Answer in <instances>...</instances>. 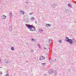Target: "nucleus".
Returning a JSON list of instances; mask_svg holds the SVG:
<instances>
[{
    "mask_svg": "<svg viewBox=\"0 0 76 76\" xmlns=\"http://www.w3.org/2000/svg\"><path fill=\"white\" fill-rule=\"evenodd\" d=\"M66 41L69 42L71 45H73V43L76 42V40L75 39H69L68 37H66Z\"/></svg>",
    "mask_w": 76,
    "mask_h": 76,
    "instance_id": "1",
    "label": "nucleus"
},
{
    "mask_svg": "<svg viewBox=\"0 0 76 76\" xmlns=\"http://www.w3.org/2000/svg\"><path fill=\"white\" fill-rule=\"evenodd\" d=\"M26 26H27L28 29H30L31 31H35V26H32L29 24H26Z\"/></svg>",
    "mask_w": 76,
    "mask_h": 76,
    "instance_id": "2",
    "label": "nucleus"
},
{
    "mask_svg": "<svg viewBox=\"0 0 76 76\" xmlns=\"http://www.w3.org/2000/svg\"><path fill=\"white\" fill-rule=\"evenodd\" d=\"M53 73L54 74V76H56L57 75V70H55L53 72Z\"/></svg>",
    "mask_w": 76,
    "mask_h": 76,
    "instance_id": "3",
    "label": "nucleus"
},
{
    "mask_svg": "<svg viewBox=\"0 0 76 76\" xmlns=\"http://www.w3.org/2000/svg\"><path fill=\"white\" fill-rule=\"evenodd\" d=\"M1 18L2 19H5L6 18V16L4 15H3L1 16Z\"/></svg>",
    "mask_w": 76,
    "mask_h": 76,
    "instance_id": "4",
    "label": "nucleus"
},
{
    "mask_svg": "<svg viewBox=\"0 0 76 76\" xmlns=\"http://www.w3.org/2000/svg\"><path fill=\"white\" fill-rule=\"evenodd\" d=\"M44 59H45V57L42 56L40 57L39 60H44Z\"/></svg>",
    "mask_w": 76,
    "mask_h": 76,
    "instance_id": "5",
    "label": "nucleus"
},
{
    "mask_svg": "<svg viewBox=\"0 0 76 76\" xmlns=\"http://www.w3.org/2000/svg\"><path fill=\"white\" fill-rule=\"evenodd\" d=\"M52 8H54L55 7H56V5L55 4H53L51 6Z\"/></svg>",
    "mask_w": 76,
    "mask_h": 76,
    "instance_id": "6",
    "label": "nucleus"
},
{
    "mask_svg": "<svg viewBox=\"0 0 76 76\" xmlns=\"http://www.w3.org/2000/svg\"><path fill=\"white\" fill-rule=\"evenodd\" d=\"M39 32L40 33H42L43 32V30L41 29H39Z\"/></svg>",
    "mask_w": 76,
    "mask_h": 76,
    "instance_id": "7",
    "label": "nucleus"
},
{
    "mask_svg": "<svg viewBox=\"0 0 76 76\" xmlns=\"http://www.w3.org/2000/svg\"><path fill=\"white\" fill-rule=\"evenodd\" d=\"M20 12L21 13V14L22 15H24L25 14V12L23 11H20Z\"/></svg>",
    "mask_w": 76,
    "mask_h": 76,
    "instance_id": "8",
    "label": "nucleus"
},
{
    "mask_svg": "<svg viewBox=\"0 0 76 76\" xmlns=\"http://www.w3.org/2000/svg\"><path fill=\"white\" fill-rule=\"evenodd\" d=\"M9 15H10V17H11V18H12V13H10V14H9Z\"/></svg>",
    "mask_w": 76,
    "mask_h": 76,
    "instance_id": "9",
    "label": "nucleus"
},
{
    "mask_svg": "<svg viewBox=\"0 0 76 76\" xmlns=\"http://www.w3.org/2000/svg\"><path fill=\"white\" fill-rule=\"evenodd\" d=\"M46 26L47 27H49V26H51V25L50 24H46Z\"/></svg>",
    "mask_w": 76,
    "mask_h": 76,
    "instance_id": "10",
    "label": "nucleus"
},
{
    "mask_svg": "<svg viewBox=\"0 0 76 76\" xmlns=\"http://www.w3.org/2000/svg\"><path fill=\"white\" fill-rule=\"evenodd\" d=\"M65 12L66 13H67L68 12H69V11L67 9H65Z\"/></svg>",
    "mask_w": 76,
    "mask_h": 76,
    "instance_id": "11",
    "label": "nucleus"
},
{
    "mask_svg": "<svg viewBox=\"0 0 76 76\" xmlns=\"http://www.w3.org/2000/svg\"><path fill=\"white\" fill-rule=\"evenodd\" d=\"M52 42V40L51 39H49V42H50V43H51Z\"/></svg>",
    "mask_w": 76,
    "mask_h": 76,
    "instance_id": "12",
    "label": "nucleus"
},
{
    "mask_svg": "<svg viewBox=\"0 0 76 76\" xmlns=\"http://www.w3.org/2000/svg\"><path fill=\"white\" fill-rule=\"evenodd\" d=\"M11 49L12 51H14V48L13 47H12L11 48Z\"/></svg>",
    "mask_w": 76,
    "mask_h": 76,
    "instance_id": "13",
    "label": "nucleus"
},
{
    "mask_svg": "<svg viewBox=\"0 0 76 76\" xmlns=\"http://www.w3.org/2000/svg\"><path fill=\"white\" fill-rule=\"evenodd\" d=\"M68 6L69 7H71V4H69Z\"/></svg>",
    "mask_w": 76,
    "mask_h": 76,
    "instance_id": "14",
    "label": "nucleus"
},
{
    "mask_svg": "<svg viewBox=\"0 0 76 76\" xmlns=\"http://www.w3.org/2000/svg\"><path fill=\"white\" fill-rule=\"evenodd\" d=\"M24 21L25 22H26V23L28 22V20H26V19H24Z\"/></svg>",
    "mask_w": 76,
    "mask_h": 76,
    "instance_id": "15",
    "label": "nucleus"
},
{
    "mask_svg": "<svg viewBox=\"0 0 76 76\" xmlns=\"http://www.w3.org/2000/svg\"><path fill=\"white\" fill-rule=\"evenodd\" d=\"M41 65H42V66H44V65H45V63H42Z\"/></svg>",
    "mask_w": 76,
    "mask_h": 76,
    "instance_id": "16",
    "label": "nucleus"
},
{
    "mask_svg": "<svg viewBox=\"0 0 76 76\" xmlns=\"http://www.w3.org/2000/svg\"><path fill=\"white\" fill-rule=\"evenodd\" d=\"M34 19H35V18H34V17H32L31 18V20H34Z\"/></svg>",
    "mask_w": 76,
    "mask_h": 76,
    "instance_id": "17",
    "label": "nucleus"
},
{
    "mask_svg": "<svg viewBox=\"0 0 76 76\" xmlns=\"http://www.w3.org/2000/svg\"><path fill=\"white\" fill-rule=\"evenodd\" d=\"M5 63H6V64H7H7L9 63V61H5Z\"/></svg>",
    "mask_w": 76,
    "mask_h": 76,
    "instance_id": "18",
    "label": "nucleus"
},
{
    "mask_svg": "<svg viewBox=\"0 0 76 76\" xmlns=\"http://www.w3.org/2000/svg\"><path fill=\"white\" fill-rule=\"evenodd\" d=\"M9 29H10V31H12V27H10L9 28Z\"/></svg>",
    "mask_w": 76,
    "mask_h": 76,
    "instance_id": "19",
    "label": "nucleus"
},
{
    "mask_svg": "<svg viewBox=\"0 0 76 76\" xmlns=\"http://www.w3.org/2000/svg\"><path fill=\"white\" fill-rule=\"evenodd\" d=\"M29 15H33V14H34V12H31L30 13H29Z\"/></svg>",
    "mask_w": 76,
    "mask_h": 76,
    "instance_id": "20",
    "label": "nucleus"
},
{
    "mask_svg": "<svg viewBox=\"0 0 76 76\" xmlns=\"http://www.w3.org/2000/svg\"><path fill=\"white\" fill-rule=\"evenodd\" d=\"M53 72H52V71H51L50 72H49V73L50 74H51V73H53Z\"/></svg>",
    "mask_w": 76,
    "mask_h": 76,
    "instance_id": "21",
    "label": "nucleus"
},
{
    "mask_svg": "<svg viewBox=\"0 0 76 76\" xmlns=\"http://www.w3.org/2000/svg\"><path fill=\"white\" fill-rule=\"evenodd\" d=\"M50 63H52V62H53V60H52L51 59H50Z\"/></svg>",
    "mask_w": 76,
    "mask_h": 76,
    "instance_id": "22",
    "label": "nucleus"
},
{
    "mask_svg": "<svg viewBox=\"0 0 76 76\" xmlns=\"http://www.w3.org/2000/svg\"><path fill=\"white\" fill-rule=\"evenodd\" d=\"M31 52L34 53V50H31Z\"/></svg>",
    "mask_w": 76,
    "mask_h": 76,
    "instance_id": "23",
    "label": "nucleus"
},
{
    "mask_svg": "<svg viewBox=\"0 0 76 76\" xmlns=\"http://www.w3.org/2000/svg\"><path fill=\"white\" fill-rule=\"evenodd\" d=\"M59 42H61H61H62V41H61V40H60L59 41Z\"/></svg>",
    "mask_w": 76,
    "mask_h": 76,
    "instance_id": "24",
    "label": "nucleus"
},
{
    "mask_svg": "<svg viewBox=\"0 0 76 76\" xmlns=\"http://www.w3.org/2000/svg\"><path fill=\"white\" fill-rule=\"evenodd\" d=\"M0 74H1V75H2V74H3L2 72H0Z\"/></svg>",
    "mask_w": 76,
    "mask_h": 76,
    "instance_id": "25",
    "label": "nucleus"
},
{
    "mask_svg": "<svg viewBox=\"0 0 76 76\" xmlns=\"http://www.w3.org/2000/svg\"><path fill=\"white\" fill-rule=\"evenodd\" d=\"M5 76H9V75L7 74L6 75H5Z\"/></svg>",
    "mask_w": 76,
    "mask_h": 76,
    "instance_id": "26",
    "label": "nucleus"
},
{
    "mask_svg": "<svg viewBox=\"0 0 76 76\" xmlns=\"http://www.w3.org/2000/svg\"><path fill=\"white\" fill-rule=\"evenodd\" d=\"M26 3L27 4H28L29 3V2H26Z\"/></svg>",
    "mask_w": 76,
    "mask_h": 76,
    "instance_id": "27",
    "label": "nucleus"
},
{
    "mask_svg": "<svg viewBox=\"0 0 76 76\" xmlns=\"http://www.w3.org/2000/svg\"><path fill=\"white\" fill-rule=\"evenodd\" d=\"M31 40L32 41H34V39H32Z\"/></svg>",
    "mask_w": 76,
    "mask_h": 76,
    "instance_id": "28",
    "label": "nucleus"
},
{
    "mask_svg": "<svg viewBox=\"0 0 76 76\" xmlns=\"http://www.w3.org/2000/svg\"><path fill=\"white\" fill-rule=\"evenodd\" d=\"M37 45H38V46H39V47H40L39 46V44H38Z\"/></svg>",
    "mask_w": 76,
    "mask_h": 76,
    "instance_id": "29",
    "label": "nucleus"
},
{
    "mask_svg": "<svg viewBox=\"0 0 76 76\" xmlns=\"http://www.w3.org/2000/svg\"><path fill=\"white\" fill-rule=\"evenodd\" d=\"M35 22L36 23H37V21H35Z\"/></svg>",
    "mask_w": 76,
    "mask_h": 76,
    "instance_id": "30",
    "label": "nucleus"
},
{
    "mask_svg": "<svg viewBox=\"0 0 76 76\" xmlns=\"http://www.w3.org/2000/svg\"><path fill=\"white\" fill-rule=\"evenodd\" d=\"M44 49H45V50H46V48H44Z\"/></svg>",
    "mask_w": 76,
    "mask_h": 76,
    "instance_id": "31",
    "label": "nucleus"
},
{
    "mask_svg": "<svg viewBox=\"0 0 76 76\" xmlns=\"http://www.w3.org/2000/svg\"><path fill=\"white\" fill-rule=\"evenodd\" d=\"M0 68H2V67H0Z\"/></svg>",
    "mask_w": 76,
    "mask_h": 76,
    "instance_id": "32",
    "label": "nucleus"
},
{
    "mask_svg": "<svg viewBox=\"0 0 76 76\" xmlns=\"http://www.w3.org/2000/svg\"><path fill=\"white\" fill-rule=\"evenodd\" d=\"M26 62H28V61H26Z\"/></svg>",
    "mask_w": 76,
    "mask_h": 76,
    "instance_id": "33",
    "label": "nucleus"
},
{
    "mask_svg": "<svg viewBox=\"0 0 76 76\" xmlns=\"http://www.w3.org/2000/svg\"><path fill=\"white\" fill-rule=\"evenodd\" d=\"M55 61H56V59H55Z\"/></svg>",
    "mask_w": 76,
    "mask_h": 76,
    "instance_id": "34",
    "label": "nucleus"
},
{
    "mask_svg": "<svg viewBox=\"0 0 76 76\" xmlns=\"http://www.w3.org/2000/svg\"><path fill=\"white\" fill-rule=\"evenodd\" d=\"M75 23H76V22H75Z\"/></svg>",
    "mask_w": 76,
    "mask_h": 76,
    "instance_id": "35",
    "label": "nucleus"
}]
</instances>
